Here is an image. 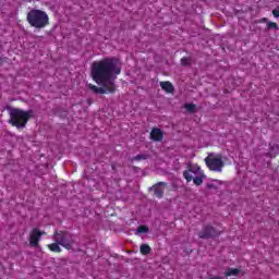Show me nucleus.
<instances>
[{"label": "nucleus", "mask_w": 279, "mask_h": 279, "mask_svg": "<svg viewBox=\"0 0 279 279\" xmlns=\"http://www.w3.org/2000/svg\"><path fill=\"white\" fill-rule=\"evenodd\" d=\"M121 74V62L114 58H105L100 61H96L92 65V77L96 84L102 87H97L89 84L90 90L96 95H107L108 93H114L117 87L114 86V80L117 75Z\"/></svg>", "instance_id": "nucleus-1"}, {"label": "nucleus", "mask_w": 279, "mask_h": 279, "mask_svg": "<svg viewBox=\"0 0 279 279\" xmlns=\"http://www.w3.org/2000/svg\"><path fill=\"white\" fill-rule=\"evenodd\" d=\"M160 86L166 93H173V84L171 82H160Z\"/></svg>", "instance_id": "nucleus-12"}, {"label": "nucleus", "mask_w": 279, "mask_h": 279, "mask_svg": "<svg viewBox=\"0 0 279 279\" xmlns=\"http://www.w3.org/2000/svg\"><path fill=\"white\" fill-rule=\"evenodd\" d=\"M272 14H274V17H275V19H278V17H279V9H275V10L272 11Z\"/></svg>", "instance_id": "nucleus-21"}, {"label": "nucleus", "mask_w": 279, "mask_h": 279, "mask_svg": "<svg viewBox=\"0 0 279 279\" xmlns=\"http://www.w3.org/2000/svg\"><path fill=\"white\" fill-rule=\"evenodd\" d=\"M240 272H241V270H239L236 268H229L228 270H226L225 276H227V277L239 276Z\"/></svg>", "instance_id": "nucleus-13"}, {"label": "nucleus", "mask_w": 279, "mask_h": 279, "mask_svg": "<svg viewBox=\"0 0 279 279\" xmlns=\"http://www.w3.org/2000/svg\"><path fill=\"white\" fill-rule=\"evenodd\" d=\"M26 21L29 23L31 27L43 29L49 25V15L43 10L32 9L27 13Z\"/></svg>", "instance_id": "nucleus-2"}, {"label": "nucleus", "mask_w": 279, "mask_h": 279, "mask_svg": "<svg viewBox=\"0 0 279 279\" xmlns=\"http://www.w3.org/2000/svg\"><path fill=\"white\" fill-rule=\"evenodd\" d=\"M45 232L39 231L38 229H33L29 233V245L32 247H38V243H40V236H43Z\"/></svg>", "instance_id": "nucleus-7"}, {"label": "nucleus", "mask_w": 279, "mask_h": 279, "mask_svg": "<svg viewBox=\"0 0 279 279\" xmlns=\"http://www.w3.org/2000/svg\"><path fill=\"white\" fill-rule=\"evenodd\" d=\"M184 108H185V110H187V112H195V105L194 104H185L184 105Z\"/></svg>", "instance_id": "nucleus-17"}, {"label": "nucleus", "mask_w": 279, "mask_h": 279, "mask_svg": "<svg viewBox=\"0 0 279 279\" xmlns=\"http://www.w3.org/2000/svg\"><path fill=\"white\" fill-rule=\"evenodd\" d=\"M207 187H208V189H213V185H211V184H209V185H207Z\"/></svg>", "instance_id": "nucleus-22"}, {"label": "nucleus", "mask_w": 279, "mask_h": 279, "mask_svg": "<svg viewBox=\"0 0 279 279\" xmlns=\"http://www.w3.org/2000/svg\"><path fill=\"white\" fill-rule=\"evenodd\" d=\"M268 29H278V24L274 23V22H269L267 24Z\"/></svg>", "instance_id": "nucleus-19"}, {"label": "nucleus", "mask_w": 279, "mask_h": 279, "mask_svg": "<svg viewBox=\"0 0 279 279\" xmlns=\"http://www.w3.org/2000/svg\"><path fill=\"white\" fill-rule=\"evenodd\" d=\"M48 247L51 252H62L58 242L49 244Z\"/></svg>", "instance_id": "nucleus-15"}, {"label": "nucleus", "mask_w": 279, "mask_h": 279, "mask_svg": "<svg viewBox=\"0 0 279 279\" xmlns=\"http://www.w3.org/2000/svg\"><path fill=\"white\" fill-rule=\"evenodd\" d=\"M199 239H210L213 236H219V232L213 227H204V229L198 233Z\"/></svg>", "instance_id": "nucleus-8"}, {"label": "nucleus", "mask_w": 279, "mask_h": 279, "mask_svg": "<svg viewBox=\"0 0 279 279\" xmlns=\"http://www.w3.org/2000/svg\"><path fill=\"white\" fill-rule=\"evenodd\" d=\"M167 186L166 182H158L151 187V191H154L155 197H158V199H162V195H165V187Z\"/></svg>", "instance_id": "nucleus-9"}, {"label": "nucleus", "mask_w": 279, "mask_h": 279, "mask_svg": "<svg viewBox=\"0 0 279 279\" xmlns=\"http://www.w3.org/2000/svg\"><path fill=\"white\" fill-rule=\"evenodd\" d=\"M133 160H147V156L146 155H137L133 158Z\"/></svg>", "instance_id": "nucleus-20"}, {"label": "nucleus", "mask_w": 279, "mask_h": 279, "mask_svg": "<svg viewBox=\"0 0 279 279\" xmlns=\"http://www.w3.org/2000/svg\"><path fill=\"white\" fill-rule=\"evenodd\" d=\"M141 254L147 255L151 252V247L147 244H142L140 247Z\"/></svg>", "instance_id": "nucleus-14"}, {"label": "nucleus", "mask_w": 279, "mask_h": 279, "mask_svg": "<svg viewBox=\"0 0 279 279\" xmlns=\"http://www.w3.org/2000/svg\"><path fill=\"white\" fill-rule=\"evenodd\" d=\"M181 64H182V66H189V64H191V59L182 58L181 59Z\"/></svg>", "instance_id": "nucleus-18"}, {"label": "nucleus", "mask_w": 279, "mask_h": 279, "mask_svg": "<svg viewBox=\"0 0 279 279\" xmlns=\"http://www.w3.org/2000/svg\"><path fill=\"white\" fill-rule=\"evenodd\" d=\"M206 166L208 167L209 171H216L217 173H221L223 169V158L221 155H217L214 153H210L205 158Z\"/></svg>", "instance_id": "nucleus-4"}, {"label": "nucleus", "mask_w": 279, "mask_h": 279, "mask_svg": "<svg viewBox=\"0 0 279 279\" xmlns=\"http://www.w3.org/2000/svg\"><path fill=\"white\" fill-rule=\"evenodd\" d=\"M1 60H2V59H1V57H0V62H1Z\"/></svg>", "instance_id": "nucleus-24"}, {"label": "nucleus", "mask_w": 279, "mask_h": 279, "mask_svg": "<svg viewBox=\"0 0 279 279\" xmlns=\"http://www.w3.org/2000/svg\"><path fill=\"white\" fill-rule=\"evenodd\" d=\"M149 232V228L147 226H141L137 228L136 234H145Z\"/></svg>", "instance_id": "nucleus-16"}, {"label": "nucleus", "mask_w": 279, "mask_h": 279, "mask_svg": "<svg viewBox=\"0 0 279 279\" xmlns=\"http://www.w3.org/2000/svg\"><path fill=\"white\" fill-rule=\"evenodd\" d=\"M9 114V123L15 128H25V125H27V121H29V112L21 109H10Z\"/></svg>", "instance_id": "nucleus-3"}, {"label": "nucleus", "mask_w": 279, "mask_h": 279, "mask_svg": "<svg viewBox=\"0 0 279 279\" xmlns=\"http://www.w3.org/2000/svg\"><path fill=\"white\" fill-rule=\"evenodd\" d=\"M151 141L160 142L165 138V133L160 129H153L150 132Z\"/></svg>", "instance_id": "nucleus-10"}, {"label": "nucleus", "mask_w": 279, "mask_h": 279, "mask_svg": "<svg viewBox=\"0 0 279 279\" xmlns=\"http://www.w3.org/2000/svg\"><path fill=\"white\" fill-rule=\"evenodd\" d=\"M216 279H221V277H216Z\"/></svg>", "instance_id": "nucleus-23"}, {"label": "nucleus", "mask_w": 279, "mask_h": 279, "mask_svg": "<svg viewBox=\"0 0 279 279\" xmlns=\"http://www.w3.org/2000/svg\"><path fill=\"white\" fill-rule=\"evenodd\" d=\"M204 178H206V175H204V172L201 174H196L195 177H193V182L196 186H202V184H204Z\"/></svg>", "instance_id": "nucleus-11"}, {"label": "nucleus", "mask_w": 279, "mask_h": 279, "mask_svg": "<svg viewBox=\"0 0 279 279\" xmlns=\"http://www.w3.org/2000/svg\"><path fill=\"white\" fill-rule=\"evenodd\" d=\"M53 240L59 245H62V247H65V250H71V247H73V235L69 232H56L53 234Z\"/></svg>", "instance_id": "nucleus-5"}, {"label": "nucleus", "mask_w": 279, "mask_h": 279, "mask_svg": "<svg viewBox=\"0 0 279 279\" xmlns=\"http://www.w3.org/2000/svg\"><path fill=\"white\" fill-rule=\"evenodd\" d=\"M202 173H204L202 168H199L197 165H194L190 166L189 169L183 172V178H185L187 182H191L195 175H202Z\"/></svg>", "instance_id": "nucleus-6"}]
</instances>
